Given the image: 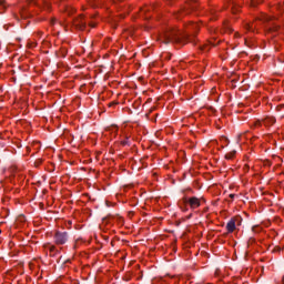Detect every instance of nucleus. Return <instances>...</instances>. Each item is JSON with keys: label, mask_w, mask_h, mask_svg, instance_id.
<instances>
[{"label": "nucleus", "mask_w": 284, "mask_h": 284, "mask_svg": "<svg viewBox=\"0 0 284 284\" xmlns=\"http://www.w3.org/2000/svg\"><path fill=\"white\" fill-rule=\"evenodd\" d=\"M114 219H116V217L109 215L108 217H104L102 221H103V223H112V221H114Z\"/></svg>", "instance_id": "10"}, {"label": "nucleus", "mask_w": 284, "mask_h": 284, "mask_svg": "<svg viewBox=\"0 0 284 284\" xmlns=\"http://www.w3.org/2000/svg\"><path fill=\"white\" fill-rule=\"evenodd\" d=\"M276 123V118L274 116H267L264 119V125H274Z\"/></svg>", "instance_id": "8"}, {"label": "nucleus", "mask_w": 284, "mask_h": 284, "mask_svg": "<svg viewBox=\"0 0 284 284\" xmlns=\"http://www.w3.org/2000/svg\"><path fill=\"white\" fill-rule=\"evenodd\" d=\"M226 230L230 234H232V232H234V230H236V220L235 219H231L227 223H226Z\"/></svg>", "instance_id": "7"}, {"label": "nucleus", "mask_w": 284, "mask_h": 284, "mask_svg": "<svg viewBox=\"0 0 284 284\" xmlns=\"http://www.w3.org/2000/svg\"><path fill=\"white\" fill-rule=\"evenodd\" d=\"M273 252H281V246H275Z\"/></svg>", "instance_id": "16"}, {"label": "nucleus", "mask_w": 284, "mask_h": 284, "mask_svg": "<svg viewBox=\"0 0 284 284\" xmlns=\"http://www.w3.org/2000/svg\"><path fill=\"white\" fill-rule=\"evenodd\" d=\"M64 10L65 12H68V14H72V12H74V9H72V7L64 4Z\"/></svg>", "instance_id": "9"}, {"label": "nucleus", "mask_w": 284, "mask_h": 284, "mask_svg": "<svg viewBox=\"0 0 284 284\" xmlns=\"http://www.w3.org/2000/svg\"><path fill=\"white\" fill-rule=\"evenodd\" d=\"M232 10H233V12H236V11L234 10V7H232Z\"/></svg>", "instance_id": "23"}, {"label": "nucleus", "mask_w": 284, "mask_h": 284, "mask_svg": "<svg viewBox=\"0 0 284 284\" xmlns=\"http://www.w3.org/2000/svg\"><path fill=\"white\" fill-rule=\"evenodd\" d=\"M122 145H128V140L122 141Z\"/></svg>", "instance_id": "17"}, {"label": "nucleus", "mask_w": 284, "mask_h": 284, "mask_svg": "<svg viewBox=\"0 0 284 284\" xmlns=\"http://www.w3.org/2000/svg\"><path fill=\"white\" fill-rule=\"evenodd\" d=\"M73 24L78 30H83L85 28V20L83 19V16H80L73 20Z\"/></svg>", "instance_id": "5"}, {"label": "nucleus", "mask_w": 284, "mask_h": 284, "mask_svg": "<svg viewBox=\"0 0 284 284\" xmlns=\"http://www.w3.org/2000/svg\"><path fill=\"white\" fill-rule=\"evenodd\" d=\"M185 41H192L189 34H181L175 29H170L164 33L163 43H185Z\"/></svg>", "instance_id": "1"}, {"label": "nucleus", "mask_w": 284, "mask_h": 284, "mask_svg": "<svg viewBox=\"0 0 284 284\" xmlns=\"http://www.w3.org/2000/svg\"><path fill=\"white\" fill-rule=\"evenodd\" d=\"M248 30H252V27L247 26Z\"/></svg>", "instance_id": "22"}, {"label": "nucleus", "mask_w": 284, "mask_h": 284, "mask_svg": "<svg viewBox=\"0 0 284 284\" xmlns=\"http://www.w3.org/2000/svg\"><path fill=\"white\" fill-rule=\"evenodd\" d=\"M49 251H50V252H57V246L51 245V246L49 247Z\"/></svg>", "instance_id": "14"}, {"label": "nucleus", "mask_w": 284, "mask_h": 284, "mask_svg": "<svg viewBox=\"0 0 284 284\" xmlns=\"http://www.w3.org/2000/svg\"><path fill=\"white\" fill-rule=\"evenodd\" d=\"M0 234H1V230H0Z\"/></svg>", "instance_id": "27"}, {"label": "nucleus", "mask_w": 284, "mask_h": 284, "mask_svg": "<svg viewBox=\"0 0 284 284\" xmlns=\"http://www.w3.org/2000/svg\"><path fill=\"white\" fill-rule=\"evenodd\" d=\"M236 154V151H232L231 153H227L226 155H225V159H227L229 161L230 160H232V159H234V155Z\"/></svg>", "instance_id": "11"}, {"label": "nucleus", "mask_w": 284, "mask_h": 284, "mask_svg": "<svg viewBox=\"0 0 284 284\" xmlns=\"http://www.w3.org/2000/svg\"><path fill=\"white\" fill-rule=\"evenodd\" d=\"M16 169H11L12 172H14Z\"/></svg>", "instance_id": "26"}, {"label": "nucleus", "mask_w": 284, "mask_h": 284, "mask_svg": "<svg viewBox=\"0 0 284 284\" xmlns=\"http://www.w3.org/2000/svg\"><path fill=\"white\" fill-rule=\"evenodd\" d=\"M278 26L277 24H273L271 28H270V31L271 32H278Z\"/></svg>", "instance_id": "12"}, {"label": "nucleus", "mask_w": 284, "mask_h": 284, "mask_svg": "<svg viewBox=\"0 0 284 284\" xmlns=\"http://www.w3.org/2000/svg\"><path fill=\"white\" fill-rule=\"evenodd\" d=\"M264 21H270V17H265V18H264Z\"/></svg>", "instance_id": "18"}, {"label": "nucleus", "mask_w": 284, "mask_h": 284, "mask_svg": "<svg viewBox=\"0 0 284 284\" xmlns=\"http://www.w3.org/2000/svg\"><path fill=\"white\" fill-rule=\"evenodd\" d=\"M196 0H192L191 2H189L186 4V7L184 8L183 12L185 14H190V12H192V10H196Z\"/></svg>", "instance_id": "6"}, {"label": "nucleus", "mask_w": 284, "mask_h": 284, "mask_svg": "<svg viewBox=\"0 0 284 284\" xmlns=\"http://www.w3.org/2000/svg\"><path fill=\"white\" fill-rule=\"evenodd\" d=\"M184 203H189L191 210H196L197 207H201V200L196 196L190 197L189 200L185 199Z\"/></svg>", "instance_id": "4"}, {"label": "nucleus", "mask_w": 284, "mask_h": 284, "mask_svg": "<svg viewBox=\"0 0 284 284\" xmlns=\"http://www.w3.org/2000/svg\"><path fill=\"white\" fill-rule=\"evenodd\" d=\"M29 3H33V6H37L40 10H50L51 4L48 2V0H29Z\"/></svg>", "instance_id": "3"}, {"label": "nucleus", "mask_w": 284, "mask_h": 284, "mask_svg": "<svg viewBox=\"0 0 284 284\" xmlns=\"http://www.w3.org/2000/svg\"><path fill=\"white\" fill-rule=\"evenodd\" d=\"M234 196H235L234 194H230V199H234Z\"/></svg>", "instance_id": "20"}, {"label": "nucleus", "mask_w": 284, "mask_h": 284, "mask_svg": "<svg viewBox=\"0 0 284 284\" xmlns=\"http://www.w3.org/2000/svg\"><path fill=\"white\" fill-rule=\"evenodd\" d=\"M20 14H21V18H22V19H26V18H27L26 11H21Z\"/></svg>", "instance_id": "15"}, {"label": "nucleus", "mask_w": 284, "mask_h": 284, "mask_svg": "<svg viewBox=\"0 0 284 284\" xmlns=\"http://www.w3.org/2000/svg\"><path fill=\"white\" fill-rule=\"evenodd\" d=\"M193 28H196V24H193Z\"/></svg>", "instance_id": "25"}, {"label": "nucleus", "mask_w": 284, "mask_h": 284, "mask_svg": "<svg viewBox=\"0 0 284 284\" xmlns=\"http://www.w3.org/2000/svg\"><path fill=\"white\" fill-rule=\"evenodd\" d=\"M90 26H91V28H94L95 24H90Z\"/></svg>", "instance_id": "24"}, {"label": "nucleus", "mask_w": 284, "mask_h": 284, "mask_svg": "<svg viewBox=\"0 0 284 284\" xmlns=\"http://www.w3.org/2000/svg\"><path fill=\"white\" fill-rule=\"evenodd\" d=\"M69 239H70V234L68 232L57 231L53 235L55 245H65Z\"/></svg>", "instance_id": "2"}, {"label": "nucleus", "mask_w": 284, "mask_h": 284, "mask_svg": "<svg viewBox=\"0 0 284 284\" xmlns=\"http://www.w3.org/2000/svg\"><path fill=\"white\" fill-rule=\"evenodd\" d=\"M0 8H2L3 10H6L7 6H6V0H0Z\"/></svg>", "instance_id": "13"}, {"label": "nucleus", "mask_w": 284, "mask_h": 284, "mask_svg": "<svg viewBox=\"0 0 284 284\" xmlns=\"http://www.w3.org/2000/svg\"><path fill=\"white\" fill-rule=\"evenodd\" d=\"M65 54H68V51H67V50L63 51V57H65Z\"/></svg>", "instance_id": "19"}, {"label": "nucleus", "mask_w": 284, "mask_h": 284, "mask_svg": "<svg viewBox=\"0 0 284 284\" xmlns=\"http://www.w3.org/2000/svg\"><path fill=\"white\" fill-rule=\"evenodd\" d=\"M253 8L256 7V2H252Z\"/></svg>", "instance_id": "21"}]
</instances>
